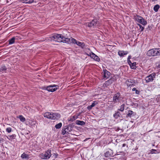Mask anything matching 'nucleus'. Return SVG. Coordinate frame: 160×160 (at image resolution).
Wrapping results in <instances>:
<instances>
[{
	"mask_svg": "<svg viewBox=\"0 0 160 160\" xmlns=\"http://www.w3.org/2000/svg\"><path fill=\"white\" fill-rule=\"evenodd\" d=\"M44 117L51 119H59L61 117L60 114L57 112H46L44 114Z\"/></svg>",
	"mask_w": 160,
	"mask_h": 160,
	"instance_id": "nucleus-1",
	"label": "nucleus"
},
{
	"mask_svg": "<svg viewBox=\"0 0 160 160\" xmlns=\"http://www.w3.org/2000/svg\"><path fill=\"white\" fill-rule=\"evenodd\" d=\"M68 39V38L64 37L62 35L60 34H52L51 37H49L48 39V40L51 39L52 40H54V39Z\"/></svg>",
	"mask_w": 160,
	"mask_h": 160,
	"instance_id": "nucleus-2",
	"label": "nucleus"
},
{
	"mask_svg": "<svg viewBox=\"0 0 160 160\" xmlns=\"http://www.w3.org/2000/svg\"><path fill=\"white\" fill-rule=\"evenodd\" d=\"M51 155V150H48L47 151L41 154L40 157L42 159H47L49 158Z\"/></svg>",
	"mask_w": 160,
	"mask_h": 160,
	"instance_id": "nucleus-3",
	"label": "nucleus"
},
{
	"mask_svg": "<svg viewBox=\"0 0 160 160\" xmlns=\"http://www.w3.org/2000/svg\"><path fill=\"white\" fill-rule=\"evenodd\" d=\"M134 18L136 21L144 26L147 24V21L142 17L137 16L135 17Z\"/></svg>",
	"mask_w": 160,
	"mask_h": 160,
	"instance_id": "nucleus-4",
	"label": "nucleus"
},
{
	"mask_svg": "<svg viewBox=\"0 0 160 160\" xmlns=\"http://www.w3.org/2000/svg\"><path fill=\"white\" fill-rule=\"evenodd\" d=\"M59 42H62L63 43H69L72 42L78 45L81 47L82 48H83L84 46V43L83 42H81L78 41H61Z\"/></svg>",
	"mask_w": 160,
	"mask_h": 160,
	"instance_id": "nucleus-5",
	"label": "nucleus"
},
{
	"mask_svg": "<svg viewBox=\"0 0 160 160\" xmlns=\"http://www.w3.org/2000/svg\"><path fill=\"white\" fill-rule=\"evenodd\" d=\"M121 95L119 92H118L116 94L114 95L113 97V102L114 103H117L120 102L121 100Z\"/></svg>",
	"mask_w": 160,
	"mask_h": 160,
	"instance_id": "nucleus-6",
	"label": "nucleus"
},
{
	"mask_svg": "<svg viewBox=\"0 0 160 160\" xmlns=\"http://www.w3.org/2000/svg\"><path fill=\"white\" fill-rule=\"evenodd\" d=\"M57 86L55 85H51L47 86L44 87V89L48 90L49 92H53L57 89V88H56Z\"/></svg>",
	"mask_w": 160,
	"mask_h": 160,
	"instance_id": "nucleus-7",
	"label": "nucleus"
},
{
	"mask_svg": "<svg viewBox=\"0 0 160 160\" xmlns=\"http://www.w3.org/2000/svg\"><path fill=\"white\" fill-rule=\"evenodd\" d=\"M155 73H152L145 78V81L147 82H152L153 80V78H155Z\"/></svg>",
	"mask_w": 160,
	"mask_h": 160,
	"instance_id": "nucleus-8",
	"label": "nucleus"
},
{
	"mask_svg": "<svg viewBox=\"0 0 160 160\" xmlns=\"http://www.w3.org/2000/svg\"><path fill=\"white\" fill-rule=\"evenodd\" d=\"M156 52V48L152 49L148 51L147 54L149 56H157Z\"/></svg>",
	"mask_w": 160,
	"mask_h": 160,
	"instance_id": "nucleus-9",
	"label": "nucleus"
},
{
	"mask_svg": "<svg viewBox=\"0 0 160 160\" xmlns=\"http://www.w3.org/2000/svg\"><path fill=\"white\" fill-rule=\"evenodd\" d=\"M106 157H110L113 156V152L111 149H109L104 153Z\"/></svg>",
	"mask_w": 160,
	"mask_h": 160,
	"instance_id": "nucleus-10",
	"label": "nucleus"
},
{
	"mask_svg": "<svg viewBox=\"0 0 160 160\" xmlns=\"http://www.w3.org/2000/svg\"><path fill=\"white\" fill-rule=\"evenodd\" d=\"M127 86L128 87L135 86L136 84V81L133 79H130L126 81Z\"/></svg>",
	"mask_w": 160,
	"mask_h": 160,
	"instance_id": "nucleus-11",
	"label": "nucleus"
},
{
	"mask_svg": "<svg viewBox=\"0 0 160 160\" xmlns=\"http://www.w3.org/2000/svg\"><path fill=\"white\" fill-rule=\"evenodd\" d=\"M110 73L109 71H108L107 70L105 69L103 70V77L104 78L107 79L109 78Z\"/></svg>",
	"mask_w": 160,
	"mask_h": 160,
	"instance_id": "nucleus-12",
	"label": "nucleus"
},
{
	"mask_svg": "<svg viewBox=\"0 0 160 160\" xmlns=\"http://www.w3.org/2000/svg\"><path fill=\"white\" fill-rule=\"evenodd\" d=\"M97 20H93L90 22L88 23V26L89 27H94L97 25Z\"/></svg>",
	"mask_w": 160,
	"mask_h": 160,
	"instance_id": "nucleus-13",
	"label": "nucleus"
},
{
	"mask_svg": "<svg viewBox=\"0 0 160 160\" xmlns=\"http://www.w3.org/2000/svg\"><path fill=\"white\" fill-rule=\"evenodd\" d=\"M136 114V113L135 112L131 110H129L128 112V113L126 115V117L132 118L134 117Z\"/></svg>",
	"mask_w": 160,
	"mask_h": 160,
	"instance_id": "nucleus-14",
	"label": "nucleus"
},
{
	"mask_svg": "<svg viewBox=\"0 0 160 160\" xmlns=\"http://www.w3.org/2000/svg\"><path fill=\"white\" fill-rule=\"evenodd\" d=\"M113 79H110L107 81H106L104 83V85L105 87H107L109 85L112 83L114 82Z\"/></svg>",
	"mask_w": 160,
	"mask_h": 160,
	"instance_id": "nucleus-15",
	"label": "nucleus"
},
{
	"mask_svg": "<svg viewBox=\"0 0 160 160\" xmlns=\"http://www.w3.org/2000/svg\"><path fill=\"white\" fill-rule=\"evenodd\" d=\"M91 57L93 58L95 60L99 62L100 61V58H99L94 53L92 52V53L90 54Z\"/></svg>",
	"mask_w": 160,
	"mask_h": 160,
	"instance_id": "nucleus-16",
	"label": "nucleus"
},
{
	"mask_svg": "<svg viewBox=\"0 0 160 160\" xmlns=\"http://www.w3.org/2000/svg\"><path fill=\"white\" fill-rule=\"evenodd\" d=\"M69 127L67 126H66L64 127L63 128L62 130V134L63 135H64L66 133H68V131L66 130L67 129H68Z\"/></svg>",
	"mask_w": 160,
	"mask_h": 160,
	"instance_id": "nucleus-17",
	"label": "nucleus"
},
{
	"mask_svg": "<svg viewBox=\"0 0 160 160\" xmlns=\"http://www.w3.org/2000/svg\"><path fill=\"white\" fill-rule=\"evenodd\" d=\"M128 52L127 51H119L118 53L119 55L121 57L123 56L124 55H127Z\"/></svg>",
	"mask_w": 160,
	"mask_h": 160,
	"instance_id": "nucleus-18",
	"label": "nucleus"
},
{
	"mask_svg": "<svg viewBox=\"0 0 160 160\" xmlns=\"http://www.w3.org/2000/svg\"><path fill=\"white\" fill-rule=\"evenodd\" d=\"M76 123L77 125L82 126L85 124V122L83 121L77 120L76 122Z\"/></svg>",
	"mask_w": 160,
	"mask_h": 160,
	"instance_id": "nucleus-19",
	"label": "nucleus"
},
{
	"mask_svg": "<svg viewBox=\"0 0 160 160\" xmlns=\"http://www.w3.org/2000/svg\"><path fill=\"white\" fill-rule=\"evenodd\" d=\"M16 137V135L13 134L12 135H8V136H7V138L9 140H12L15 138Z\"/></svg>",
	"mask_w": 160,
	"mask_h": 160,
	"instance_id": "nucleus-20",
	"label": "nucleus"
},
{
	"mask_svg": "<svg viewBox=\"0 0 160 160\" xmlns=\"http://www.w3.org/2000/svg\"><path fill=\"white\" fill-rule=\"evenodd\" d=\"M21 2L23 3H31L34 2V0H21Z\"/></svg>",
	"mask_w": 160,
	"mask_h": 160,
	"instance_id": "nucleus-21",
	"label": "nucleus"
},
{
	"mask_svg": "<svg viewBox=\"0 0 160 160\" xmlns=\"http://www.w3.org/2000/svg\"><path fill=\"white\" fill-rule=\"evenodd\" d=\"M79 116V114H76L75 115H74L71 118L70 121L72 122L73 121L75 120V119H77L78 118Z\"/></svg>",
	"mask_w": 160,
	"mask_h": 160,
	"instance_id": "nucleus-22",
	"label": "nucleus"
},
{
	"mask_svg": "<svg viewBox=\"0 0 160 160\" xmlns=\"http://www.w3.org/2000/svg\"><path fill=\"white\" fill-rule=\"evenodd\" d=\"M121 115L120 112L118 111L115 112L113 114V117L116 118H118Z\"/></svg>",
	"mask_w": 160,
	"mask_h": 160,
	"instance_id": "nucleus-23",
	"label": "nucleus"
},
{
	"mask_svg": "<svg viewBox=\"0 0 160 160\" xmlns=\"http://www.w3.org/2000/svg\"><path fill=\"white\" fill-rule=\"evenodd\" d=\"M21 157L22 158L28 159L29 158V155L24 153L22 154Z\"/></svg>",
	"mask_w": 160,
	"mask_h": 160,
	"instance_id": "nucleus-24",
	"label": "nucleus"
},
{
	"mask_svg": "<svg viewBox=\"0 0 160 160\" xmlns=\"http://www.w3.org/2000/svg\"><path fill=\"white\" fill-rule=\"evenodd\" d=\"M22 38H21L19 36H17L15 37H14L12 38L9 40H19V39H22Z\"/></svg>",
	"mask_w": 160,
	"mask_h": 160,
	"instance_id": "nucleus-25",
	"label": "nucleus"
},
{
	"mask_svg": "<svg viewBox=\"0 0 160 160\" xmlns=\"http://www.w3.org/2000/svg\"><path fill=\"white\" fill-rule=\"evenodd\" d=\"M125 106V104H123L120 106V108L119 109H118V110L122 112H123Z\"/></svg>",
	"mask_w": 160,
	"mask_h": 160,
	"instance_id": "nucleus-26",
	"label": "nucleus"
},
{
	"mask_svg": "<svg viewBox=\"0 0 160 160\" xmlns=\"http://www.w3.org/2000/svg\"><path fill=\"white\" fill-rule=\"evenodd\" d=\"M29 123L31 126H33L35 125L36 121L34 120H30Z\"/></svg>",
	"mask_w": 160,
	"mask_h": 160,
	"instance_id": "nucleus-27",
	"label": "nucleus"
},
{
	"mask_svg": "<svg viewBox=\"0 0 160 160\" xmlns=\"http://www.w3.org/2000/svg\"><path fill=\"white\" fill-rule=\"evenodd\" d=\"M132 69H135L136 68V66L131 62L130 63H128Z\"/></svg>",
	"mask_w": 160,
	"mask_h": 160,
	"instance_id": "nucleus-28",
	"label": "nucleus"
},
{
	"mask_svg": "<svg viewBox=\"0 0 160 160\" xmlns=\"http://www.w3.org/2000/svg\"><path fill=\"white\" fill-rule=\"evenodd\" d=\"M7 69V68L6 67L4 66H2L0 68V72H2L6 71Z\"/></svg>",
	"mask_w": 160,
	"mask_h": 160,
	"instance_id": "nucleus-29",
	"label": "nucleus"
},
{
	"mask_svg": "<svg viewBox=\"0 0 160 160\" xmlns=\"http://www.w3.org/2000/svg\"><path fill=\"white\" fill-rule=\"evenodd\" d=\"M19 118L20 119V121L22 122H24L26 120V119L22 115H20L19 116Z\"/></svg>",
	"mask_w": 160,
	"mask_h": 160,
	"instance_id": "nucleus-30",
	"label": "nucleus"
},
{
	"mask_svg": "<svg viewBox=\"0 0 160 160\" xmlns=\"http://www.w3.org/2000/svg\"><path fill=\"white\" fill-rule=\"evenodd\" d=\"M159 7V6L158 4L155 5L154 7V11L155 12H157L158 11Z\"/></svg>",
	"mask_w": 160,
	"mask_h": 160,
	"instance_id": "nucleus-31",
	"label": "nucleus"
},
{
	"mask_svg": "<svg viewBox=\"0 0 160 160\" xmlns=\"http://www.w3.org/2000/svg\"><path fill=\"white\" fill-rule=\"evenodd\" d=\"M62 126V123L61 122H60L59 123L57 124L55 126V127L57 129H59L61 128Z\"/></svg>",
	"mask_w": 160,
	"mask_h": 160,
	"instance_id": "nucleus-32",
	"label": "nucleus"
},
{
	"mask_svg": "<svg viewBox=\"0 0 160 160\" xmlns=\"http://www.w3.org/2000/svg\"><path fill=\"white\" fill-rule=\"evenodd\" d=\"M98 101H95L93 102L91 105L93 107L98 104Z\"/></svg>",
	"mask_w": 160,
	"mask_h": 160,
	"instance_id": "nucleus-33",
	"label": "nucleus"
},
{
	"mask_svg": "<svg viewBox=\"0 0 160 160\" xmlns=\"http://www.w3.org/2000/svg\"><path fill=\"white\" fill-rule=\"evenodd\" d=\"M156 152H157V150H156L152 149L150 150V153L151 154L156 153Z\"/></svg>",
	"mask_w": 160,
	"mask_h": 160,
	"instance_id": "nucleus-34",
	"label": "nucleus"
},
{
	"mask_svg": "<svg viewBox=\"0 0 160 160\" xmlns=\"http://www.w3.org/2000/svg\"><path fill=\"white\" fill-rule=\"evenodd\" d=\"M157 56L160 55V48H156Z\"/></svg>",
	"mask_w": 160,
	"mask_h": 160,
	"instance_id": "nucleus-35",
	"label": "nucleus"
},
{
	"mask_svg": "<svg viewBox=\"0 0 160 160\" xmlns=\"http://www.w3.org/2000/svg\"><path fill=\"white\" fill-rule=\"evenodd\" d=\"M6 131L8 133H10L12 131V129L10 128H7L6 129Z\"/></svg>",
	"mask_w": 160,
	"mask_h": 160,
	"instance_id": "nucleus-36",
	"label": "nucleus"
},
{
	"mask_svg": "<svg viewBox=\"0 0 160 160\" xmlns=\"http://www.w3.org/2000/svg\"><path fill=\"white\" fill-rule=\"evenodd\" d=\"M138 25L140 27V28L141 29V31H143V30L144 29V27H142L140 24H138Z\"/></svg>",
	"mask_w": 160,
	"mask_h": 160,
	"instance_id": "nucleus-37",
	"label": "nucleus"
},
{
	"mask_svg": "<svg viewBox=\"0 0 160 160\" xmlns=\"http://www.w3.org/2000/svg\"><path fill=\"white\" fill-rule=\"evenodd\" d=\"M158 102H160V95H159L156 98Z\"/></svg>",
	"mask_w": 160,
	"mask_h": 160,
	"instance_id": "nucleus-38",
	"label": "nucleus"
},
{
	"mask_svg": "<svg viewBox=\"0 0 160 160\" xmlns=\"http://www.w3.org/2000/svg\"><path fill=\"white\" fill-rule=\"evenodd\" d=\"M131 56H128V59H127V61H128V63H130L131 62V61L130 59L131 58Z\"/></svg>",
	"mask_w": 160,
	"mask_h": 160,
	"instance_id": "nucleus-39",
	"label": "nucleus"
},
{
	"mask_svg": "<svg viewBox=\"0 0 160 160\" xmlns=\"http://www.w3.org/2000/svg\"><path fill=\"white\" fill-rule=\"evenodd\" d=\"M92 107H93L91 105L88 106L87 108L88 110H90L92 108Z\"/></svg>",
	"mask_w": 160,
	"mask_h": 160,
	"instance_id": "nucleus-40",
	"label": "nucleus"
},
{
	"mask_svg": "<svg viewBox=\"0 0 160 160\" xmlns=\"http://www.w3.org/2000/svg\"><path fill=\"white\" fill-rule=\"evenodd\" d=\"M15 42V41H9V44H11L14 43Z\"/></svg>",
	"mask_w": 160,
	"mask_h": 160,
	"instance_id": "nucleus-41",
	"label": "nucleus"
},
{
	"mask_svg": "<svg viewBox=\"0 0 160 160\" xmlns=\"http://www.w3.org/2000/svg\"><path fill=\"white\" fill-rule=\"evenodd\" d=\"M140 93V91L138 90H136V91H135V93L136 94H138L139 93Z\"/></svg>",
	"mask_w": 160,
	"mask_h": 160,
	"instance_id": "nucleus-42",
	"label": "nucleus"
},
{
	"mask_svg": "<svg viewBox=\"0 0 160 160\" xmlns=\"http://www.w3.org/2000/svg\"><path fill=\"white\" fill-rule=\"evenodd\" d=\"M68 40H76L74 38H69Z\"/></svg>",
	"mask_w": 160,
	"mask_h": 160,
	"instance_id": "nucleus-43",
	"label": "nucleus"
},
{
	"mask_svg": "<svg viewBox=\"0 0 160 160\" xmlns=\"http://www.w3.org/2000/svg\"><path fill=\"white\" fill-rule=\"evenodd\" d=\"M136 90V88H133L132 89V91H135Z\"/></svg>",
	"mask_w": 160,
	"mask_h": 160,
	"instance_id": "nucleus-44",
	"label": "nucleus"
},
{
	"mask_svg": "<svg viewBox=\"0 0 160 160\" xmlns=\"http://www.w3.org/2000/svg\"><path fill=\"white\" fill-rule=\"evenodd\" d=\"M126 144H122V147H124L125 146Z\"/></svg>",
	"mask_w": 160,
	"mask_h": 160,
	"instance_id": "nucleus-45",
	"label": "nucleus"
},
{
	"mask_svg": "<svg viewBox=\"0 0 160 160\" xmlns=\"http://www.w3.org/2000/svg\"><path fill=\"white\" fill-rule=\"evenodd\" d=\"M66 130H67V131H68V132L70 131V130H69V128H68V129H67Z\"/></svg>",
	"mask_w": 160,
	"mask_h": 160,
	"instance_id": "nucleus-46",
	"label": "nucleus"
},
{
	"mask_svg": "<svg viewBox=\"0 0 160 160\" xmlns=\"http://www.w3.org/2000/svg\"><path fill=\"white\" fill-rule=\"evenodd\" d=\"M132 63H134V65H135L136 66V62H133Z\"/></svg>",
	"mask_w": 160,
	"mask_h": 160,
	"instance_id": "nucleus-47",
	"label": "nucleus"
},
{
	"mask_svg": "<svg viewBox=\"0 0 160 160\" xmlns=\"http://www.w3.org/2000/svg\"><path fill=\"white\" fill-rule=\"evenodd\" d=\"M54 154L55 155V158H56L57 155H56V154H55V153H54Z\"/></svg>",
	"mask_w": 160,
	"mask_h": 160,
	"instance_id": "nucleus-48",
	"label": "nucleus"
},
{
	"mask_svg": "<svg viewBox=\"0 0 160 160\" xmlns=\"http://www.w3.org/2000/svg\"><path fill=\"white\" fill-rule=\"evenodd\" d=\"M159 67L160 68V64L158 65Z\"/></svg>",
	"mask_w": 160,
	"mask_h": 160,
	"instance_id": "nucleus-49",
	"label": "nucleus"
}]
</instances>
